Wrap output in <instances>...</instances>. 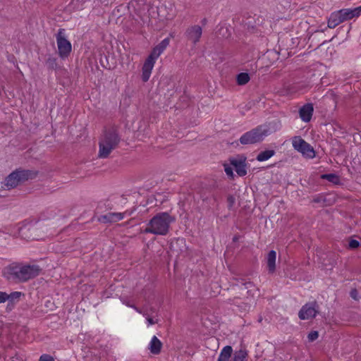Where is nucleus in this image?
I'll return each mask as SVG.
<instances>
[{"label":"nucleus","instance_id":"f257e3e1","mask_svg":"<svg viewBox=\"0 0 361 361\" xmlns=\"http://www.w3.org/2000/svg\"><path fill=\"white\" fill-rule=\"evenodd\" d=\"M173 219L167 213H161L154 216L148 223V226L144 231L147 233L154 235H166Z\"/></svg>","mask_w":361,"mask_h":361},{"label":"nucleus","instance_id":"f03ea898","mask_svg":"<svg viewBox=\"0 0 361 361\" xmlns=\"http://www.w3.org/2000/svg\"><path fill=\"white\" fill-rule=\"evenodd\" d=\"M270 134L269 128L266 125H261L244 133L240 138L243 145H251L262 141Z\"/></svg>","mask_w":361,"mask_h":361},{"label":"nucleus","instance_id":"7ed1b4c3","mask_svg":"<svg viewBox=\"0 0 361 361\" xmlns=\"http://www.w3.org/2000/svg\"><path fill=\"white\" fill-rule=\"evenodd\" d=\"M118 141V135L115 132L105 133L99 142V157L106 158L116 147Z\"/></svg>","mask_w":361,"mask_h":361},{"label":"nucleus","instance_id":"20e7f679","mask_svg":"<svg viewBox=\"0 0 361 361\" xmlns=\"http://www.w3.org/2000/svg\"><path fill=\"white\" fill-rule=\"evenodd\" d=\"M58 53L61 59L67 58L71 52L72 45L64 29H59L56 35Z\"/></svg>","mask_w":361,"mask_h":361},{"label":"nucleus","instance_id":"39448f33","mask_svg":"<svg viewBox=\"0 0 361 361\" xmlns=\"http://www.w3.org/2000/svg\"><path fill=\"white\" fill-rule=\"evenodd\" d=\"M37 265H23L13 268V274L20 281H27L37 276L39 274Z\"/></svg>","mask_w":361,"mask_h":361},{"label":"nucleus","instance_id":"423d86ee","mask_svg":"<svg viewBox=\"0 0 361 361\" xmlns=\"http://www.w3.org/2000/svg\"><path fill=\"white\" fill-rule=\"evenodd\" d=\"M293 148L300 152L304 157L312 159L315 157L313 147L300 136H295L292 140Z\"/></svg>","mask_w":361,"mask_h":361},{"label":"nucleus","instance_id":"0eeeda50","mask_svg":"<svg viewBox=\"0 0 361 361\" xmlns=\"http://www.w3.org/2000/svg\"><path fill=\"white\" fill-rule=\"evenodd\" d=\"M319 305L315 301L306 303L299 311L298 317L302 320L313 319L319 313Z\"/></svg>","mask_w":361,"mask_h":361},{"label":"nucleus","instance_id":"6e6552de","mask_svg":"<svg viewBox=\"0 0 361 361\" xmlns=\"http://www.w3.org/2000/svg\"><path fill=\"white\" fill-rule=\"evenodd\" d=\"M27 171H16L11 173L5 180V185L9 188H13L17 186L19 183L27 178Z\"/></svg>","mask_w":361,"mask_h":361},{"label":"nucleus","instance_id":"1a4fd4ad","mask_svg":"<svg viewBox=\"0 0 361 361\" xmlns=\"http://www.w3.org/2000/svg\"><path fill=\"white\" fill-rule=\"evenodd\" d=\"M229 161L231 165L239 176H244L247 174L246 157L241 156L230 158Z\"/></svg>","mask_w":361,"mask_h":361},{"label":"nucleus","instance_id":"9d476101","mask_svg":"<svg viewBox=\"0 0 361 361\" xmlns=\"http://www.w3.org/2000/svg\"><path fill=\"white\" fill-rule=\"evenodd\" d=\"M202 35V28L198 25H192L185 31V36L187 39L195 44L200 41Z\"/></svg>","mask_w":361,"mask_h":361},{"label":"nucleus","instance_id":"9b49d317","mask_svg":"<svg viewBox=\"0 0 361 361\" xmlns=\"http://www.w3.org/2000/svg\"><path fill=\"white\" fill-rule=\"evenodd\" d=\"M158 14L161 19L171 20L176 16V9L173 5H161L158 9Z\"/></svg>","mask_w":361,"mask_h":361},{"label":"nucleus","instance_id":"f8f14e48","mask_svg":"<svg viewBox=\"0 0 361 361\" xmlns=\"http://www.w3.org/2000/svg\"><path fill=\"white\" fill-rule=\"evenodd\" d=\"M155 63L156 61L150 58L149 56H148L146 59L145 61L144 62L142 68V80L144 82H147L149 80Z\"/></svg>","mask_w":361,"mask_h":361},{"label":"nucleus","instance_id":"ddd939ff","mask_svg":"<svg viewBox=\"0 0 361 361\" xmlns=\"http://www.w3.org/2000/svg\"><path fill=\"white\" fill-rule=\"evenodd\" d=\"M170 39L169 37L164 39L160 43L154 47L148 56L154 60L157 61L159 56L164 52V51L169 45Z\"/></svg>","mask_w":361,"mask_h":361},{"label":"nucleus","instance_id":"4468645a","mask_svg":"<svg viewBox=\"0 0 361 361\" xmlns=\"http://www.w3.org/2000/svg\"><path fill=\"white\" fill-rule=\"evenodd\" d=\"M314 111L313 104L307 103L303 105L299 110L300 117L304 122H309L312 116Z\"/></svg>","mask_w":361,"mask_h":361},{"label":"nucleus","instance_id":"2eb2a0df","mask_svg":"<svg viewBox=\"0 0 361 361\" xmlns=\"http://www.w3.org/2000/svg\"><path fill=\"white\" fill-rule=\"evenodd\" d=\"M344 21L358 17L361 14V6L354 8H343L339 10Z\"/></svg>","mask_w":361,"mask_h":361},{"label":"nucleus","instance_id":"dca6fc26","mask_svg":"<svg viewBox=\"0 0 361 361\" xmlns=\"http://www.w3.org/2000/svg\"><path fill=\"white\" fill-rule=\"evenodd\" d=\"M127 212H113L102 216L100 220L104 222H116L123 219Z\"/></svg>","mask_w":361,"mask_h":361},{"label":"nucleus","instance_id":"f3484780","mask_svg":"<svg viewBox=\"0 0 361 361\" xmlns=\"http://www.w3.org/2000/svg\"><path fill=\"white\" fill-rule=\"evenodd\" d=\"M343 22H344V20L343 19L340 11H338L331 14L328 20V27L329 28H334Z\"/></svg>","mask_w":361,"mask_h":361},{"label":"nucleus","instance_id":"a211bd4d","mask_svg":"<svg viewBox=\"0 0 361 361\" xmlns=\"http://www.w3.org/2000/svg\"><path fill=\"white\" fill-rule=\"evenodd\" d=\"M162 343L156 336H154L148 345V348L151 353L157 355L160 353Z\"/></svg>","mask_w":361,"mask_h":361},{"label":"nucleus","instance_id":"6ab92c4d","mask_svg":"<svg viewBox=\"0 0 361 361\" xmlns=\"http://www.w3.org/2000/svg\"><path fill=\"white\" fill-rule=\"evenodd\" d=\"M276 252L274 250L269 251L267 257V263L270 273L274 272L276 269Z\"/></svg>","mask_w":361,"mask_h":361},{"label":"nucleus","instance_id":"aec40b11","mask_svg":"<svg viewBox=\"0 0 361 361\" xmlns=\"http://www.w3.org/2000/svg\"><path fill=\"white\" fill-rule=\"evenodd\" d=\"M142 3V1H133L130 3V8H133L139 16H142L143 13L148 10V6Z\"/></svg>","mask_w":361,"mask_h":361},{"label":"nucleus","instance_id":"412c9836","mask_svg":"<svg viewBox=\"0 0 361 361\" xmlns=\"http://www.w3.org/2000/svg\"><path fill=\"white\" fill-rule=\"evenodd\" d=\"M321 178L326 180L335 185H338L341 183L340 177L335 173H326L321 176Z\"/></svg>","mask_w":361,"mask_h":361},{"label":"nucleus","instance_id":"4be33fe9","mask_svg":"<svg viewBox=\"0 0 361 361\" xmlns=\"http://www.w3.org/2000/svg\"><path fill=\"white\" fill-rule=\"evenodd\" d=\"M275 154V152L272 149L265 150L263 152H261L258 154L257 156V160L259 161H264L266 160H268L269 158H271L272 156H274Z\"/></svg>","mask_w":361,"mask_h":361},{"label":"nucleus","instance_id":"5701e85b","mask_svg":"<svg viewBox=\"0 0 361 361\" xmlns=\"http://www.w3.org/2000/svg\"><path fill=\"white\" fill-rule=\"evenodd\" d=\"M250 80V77L247 73H240L236 75V82L238 85H245Z\"/></svg>","mask_w":361,"mask_h":361},{"label":"nucleus","instance_id":"b1692460","mask_svg":"<svg viewBox=\"0 0 361 361\" xmlns=\"http://www.w3.org/2000/svg\"><path fill=\"white\" fill-rule=\"evenodd\" d=\"M246 357V351L240 350L235 353L234 357L231 360V361H245Z\"/></svg>","mask_w":361,"mask_h":361},{"label":"nucleus","instance_id":"393cba45","mask_svg":"<svg viewBox=\"0 0 361 361\" xmlns=\"http://www.w3.org/2000/svg\"><path fill=\"white\" fill-rule=\"evenodd\" d=\"M21 295H22V293L18 292V291L12 292L10 294L7 293V296H8L7 300H8L9 302H11L18 301Z\"/></svg>","mask_w":361,"mask_h":361},{"label":"nucleus","instance_id":"a878e982","mask_svg":"<svg viewBox=\"0 0 361 361\" xmlns=\"http://www.w3.org/2000/svg\"><path fill=\"white\" fill-rule=\"evenodd\" d=\"M312 202L314 203L320 204L321 206L324 207L326 205V197L323 195H318L314 197Z\"/></svg>","mask_w":361,"mask_h":361},{"label":"nucleus","instance_id":"bb28decb","mask_svg":"<svg viewBox=\"0 0 361 361\" xmlns=\"http://www.w3.org/2000/svg\"><path fill=\"white\" fill-rule=\"evenodd\" d=\"M318 337H319V333H318V331H311V332L308 334V336H307L308 340H309V341H310V342H312V341H314L317 340V339L318 338Z\"/></svg>","mask_w":361,"mask_h":361},{"label":"nucleus","instance_id":"cd10ccee","mask_svg":"<svg viewBox=\"0 0 361 361\" xmlns=\"http://www.w3.org/2000/svg\"><path fill=\"white\" fill-rule=\"evenodd\" d=\"M360 245V243L357 240L351 239L349 241L348 246L351 249H355L358 247Z\"/></svg>","mask_w":361,"mask_h":361},{"label":"nucleus","instance_id":"c85d7f7f","mask_svg":"<svg viewBox=\"0 0 361 361\" xmlns=\"http://www.w3.org/2000/svg\"><path fill=\"white\" fill-rule=\"evenodd\" d=\"M235 199L233 196H227V207H232L235 203Z\"/></svg>","mask_w":361,"mask_h":361},{"label":"nucleus","instance_id":"c756f323","mask_svg":"<svg viewBox=\"0 0 361 361\" xmlns=\"http://www.w3.org/2000/svg\"><path fill=\"white\" fill-rule=\"evenodd\" d=\"M7 300V293L6 292L0 291V304L5 302Z\"/></svg>","mask_w":361,"mask_h":361},{"label":"nucleus","instance_id":"7c9ffc66","mask_svg":"<svg viewBox=\"0 0 361 361\" xmlns=\"http://www.w3.org/2000/svg\"><path fill=\"white\" fill-rule=\"evenodd\" d=\"M218 361H226V346L221 349Z\"/></svg>","mask_w":361,"mask_h":361},{"label":"nucleus","instance_id":"2f4dec72","mask_svg":"<svg viewBox=\"0 0 361 361\" xmlns=\"http://www.w3.org/2000/svg\"><path fill=\"white\" fill-rule=\"evenodd\" d=\"M39 361H54V360L50 355L44 354L40 357Z\"/></svg>","mask_w":361,"mask_h":361},{"label":"nucleus","instance_id":"473e14b6","mask_svg":"<svg viewBox=\"0 0 361 361\" xmlns=\"http://www.w3.org/2000/svg\"><path fill=\"white\" fill-rule=\"evenodd\" d=\"M357 290L356 289H353L350 292V295L352 298L357 300Z\"/></svg>","mask_w":361,"mask_h":361},{"label":"nucleus","instance_id":"72a5a7b5","mask_svg":"<svg viewBox=\"0 0 361 361\" xmlns=\"http://www.w3.org/2000/svg\"><path fill=\"white\" fill-rule=\"evenodd\" d=\"M234 174L233 172V169L231 167L227 166V177H229L231 178H233Z\"/></svg>","mask_w":361,"mask_h":361},{"label":"nucleus","instance_id":"f704fd0d","mask_svg":"<svg viewBox=\"0 0 361 361\" xmlns=\"http://www.w3.org/2000/svg\"><path fill=\"white\" fill-rule=\"evenodd\" d=\"M146 319H147L148 326L153 325L157 323V321H154L152 318L149 317V316L146 317Z\"/></svg>","mask_w":361,"mask_h":361},{"label":"nucleus","instance_id":"c9c22d12","mask_svg":"<svg viewBox=\"0 0 361 361\" xmlns=\"http://www.w3.org/2000/svg\"><path fill=\"white\" fill-rule=\"evenodd\" d=\"M122 302L123 304H125L126 305L128 306V307H133L137 312H140L136 307H135L133 305H130L128 302H127L126 300H122Z\"/></svg>","mask_w":361,"mask_h":361},{"label":"nucleus","instance_id":"e433bc0d","mask_svg":"<svg viewBox=\"0 0 361 361\" xmlns=\"http://www.w3.org/2000/svg\"><path fill=\"white\" fill-rule=\"evenodd\" d=\"M239 283L242 286H245V288H247L249 286V285H251V283L249 282V283H245L243 279L240 280V281H239Z\"/></svg>","mask_w":361,"mask_h":361},{"label":"nucleus","instance_id":"4c0bfd02","mask_svg":"<svg viewBox=\"0 0 361 361\" xmlns=\"http://www.w3.org/2000/svg\"><path fill=\"white\" fill-rule=\"evenodd\" d=\"M233 352V349L230 345H227V358L231 357Z\"/></svg>","mask_w":361,"mask_h":361},{"label":"nucleus","instance_id":"58836bf2","mask_svg":"<svg viewBox=\"0 0 361 361\" xmlns=\"http://www.w3.org/2000/svg\"><path fill=\"white\" fill-rule=\"evenodd\" d=\"M238 239H239V236L235 235V236H234V237H233V242H236V241H238Z\"/></svg>","mask_w":361,"mask_h":361},{"label":"nucleus","instance_id":"ea45409f","mask_svg":"<svg viewBox=\"0 0 361 361\" xmlns=\"http://www.w3.org/2000/svg\"><path fill=\"white\" fill-rule=\"evenodd\" d=\"M243 23V20L242 21L239 20V22H238L239 24H242Z\"/></svg>","mask_w":361,"mask_h":361}]
</instances>
